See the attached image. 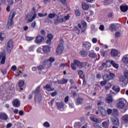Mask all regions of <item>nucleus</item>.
I'll return each instance as SVG.
<instances>
[{"label":"nucleus","mask_w":128,"mask_h":128,"mask_svg":"<svg viewBox=\"0 0 128 128\" xmlns=\"http://www.w3.org/2000/svg\"><path fill=\"white\" fill-rule=\"evenodd\" d=\"M44 88L45 90H46L48 92H52L53 90H54V88H52V85L50 84H46V86L44 87Z\"/></svg>","instance_id":"15"},{"label":"nucleus","mask_w":128,"mask_h":128,"mask_svg":"<svg viewBox=\"0 0 128 128\" xmlns=\"http://www.w3.org/2000/svg\"><path fill=\"white\" fill-rule=\"evenodd\" d=\"M111 64H112V63H110V62H106V66H107V68H110Z\"/></svg>","instance_id":"62"},{"label":"nucleus","mask_w":128,"mask_h":128,"mask_svg":"<svg viewBox=\"0 0 128 128\" xmlns=\"http://www.w3.org/2000/svg\"><path fill=\"white\" fill-rule=\"evenodd\" d=\"M112 88V90H114V92H118L120 90V87H116V86H113Z\"/></svg>","instance_id":"38"},{"label":"nucleus","mask_w":128,"mask_h":128,"mask_svg":"<svg viewBox=\"0 0 128 128\" xmlns=\"http://www.w3.org/2000/svg\"><path fill=\"white\" fill-rule=\"evenodd\" d=\"M120 8L123 12H126L128 10V6H120Z\"/></svg>","instance_id":"19"},{"label":"nucleus","mask_w":128,"mask_h":128,"mask_svg":"<svg viewBox=\"0 0 128 128\" xmlns=\"http://www.w3.org/2000/svg\"><path fill=\"white\" fill-rule=\"evenodd\" d=\"M56 14L51 13L48 14V17L49 18H56Z\"/></svg>","instance_id":"41"},{"label":"nucleus","mask_w":128,"mask_h":128,"mask_svg":"<svg viewBox=\"0 0 128 128\" xmlns=\"http://www.w3.org/2000/svg\"><path fill=\"white\" fill-rule=\"evenodd\" d=\"M44 40V38L42 36H38L36 37L35 42L36 44H40L42 43Z\"/></svg>","instance_id":"7"},{"label":"nucleus","mask_w":128,"mask_h":128,"mask_svg":"<svg viewBox=\"0 0 128 128\" xmlns=\"http://www.w3.org/2000/svg\"><path fill=\"white\" fill-rule=\"evenodd\" d=\"M76 104H84V99L80 97L78 98H76Z\"/></svg>","instance_id":"28"},{"label":"nucleus","mask_w":128,"mask_h":128,"mask_svg":"<svg viewBox=\"0 0 128 128\" xmlns=\"http://www.w3.org/2000/svg\"><path fill=\"white\" fill-rule=\"evenodd\" d=\"M57 19H58L60 23L64 22H66V20H70V15H67L66 16H64V17L60 18H58Z\"/></svg>","instance_id":"10"},{"label":"nucleus","mask_w":128,"mask_h":128,"mask_svg":"<svg viewBox=\"0 0 128 128\" xmlns=\"http://www.w3.org/2000/svg\"><path fill=\"white\" fill-rule=\"evenodd\" d=\"M54 62V58H50L48 60H44L43 61V66H45V68H50L52 66V64Z\"/></svg>","instance_id":"2"},{"label":"nucleus","mask_w":128,"mask_h":128,"mask_svg":"<svg viewBox=\"0 0 128 128\" xmlns=\"http://www.w3.org/2000/svg\"><path fill=\"white\" fill-rule=\"evenodd\" d=\"M90 119L92 122H96V124H100V120L98 118H95L94 116H91Z\"/></svg>","instance_id":"23"},{"label":"nucleus","mask_w":128,"mask_h":128,"mask_svg":"<svg viewBox=\"0 0 128 128\" xmlns=\"http://www.w3.org/2000/svg\"><path fill=\"white\" fill-rule=\"evenodd\" d=\"M86 23L84 22L83 24L82 28L81 29V32H86Z\"/></svg>","instance_id":"35"},{"label":"nucleus","mask_w":128,"mask_h":128,"mask_svg":"<svg viewBox=\"0 0 128 128\" xmlns=\"http://www.w3.org/2000/svg\"><path fill=\"white\" fill-rule=\"evenodd\" d=\"M124 102H126V100H124V98H120L118 100V102L116 104L118 108H120L121 110L124 108V106H126V104H124Z\"/></svg>","instance_id":"4"},{"label":"nucleus","mask_w":128,"mask_h":128,"mask_svg":"<svg viewBox=\"0 0 128 128\" xmlns=\"http://www.w3.org/2000/svg\"><path fill=\"white\" fill-rule=\"evenodd\" d=\"M74 62H76V60H74L73 62L71 64V68L73 70H76V64Z\"/></svg>","instance_id":"29"},{"label":"nucleus","mask_w":128,"mask_h":128,"mask_svg":"<svg viewBox=\"0 0 128 128\" xmlns=\"http://www.w3.org/2000/svg\"><path fill=\"white\" fill-rule=\"evenodd\" d=\"M80 54L82 56H86L88 54L84 50H82L80 52Z\"/></svg>","instance_id":"42"},{"label":"nucleus","mask_w":128,"mask_h":128,"mask_svg":"<svg viewBox=\"0 0 128 128\" xmlns=\"http://www.w3.org/2000/svg\"><path fill=\"white\" fill-rule=\"evenodd\" d=\"M16 12L11 11L6 26L7 28H12V26H14V18L16 16Z\"/></svg>","instance_id":"1"},{"label":"nucleus","mask_w":128,"mask_h":128,"mask_svg":"<svg viewBox=\"0 0 128 128\" xmlns=\"http://www.w3.org/2000/svg\"><path fill=\"white\" fill-rule=\"evenodd\" d=\"M6 62V52L2 51L0 53V66L4 64Z\"/></svg>","instance_id":"5"},{"label":"nucleus","mask_w":128,"mask_h":128,"mask_svg":"<svg viewBox=\"0 0 128 128\" xmlns=\"http://www.w3.org/2000/svg\"><path fill=\"white\" fill-rule=\"evenodd\" d=\"M14 48V41L12 40H8V46H7V50L8 52H10Z\"/></svg>","instance_id":"6"},{"label":"nucleus","mask_w":128,"mask_h":128,"mask_svg":"<svg viewBox=\"0 0 128 128\" xmlns=\"http://www.w3.org/2000/svg\"><path fill=\"white\" fill-rule=\"evenodd\" d=\"M110 64L116 68H118V64H117L114 62V60L110 61Z\"/></svg>","instance_id":"36"},{"label":"nucleus","mask_w":128,"mask_h":128,"mask_svg":"<svg viewBox=\"0 0 128 128\" xmlns=\"http://www.w3.org/2000/svg\"><path fill=\"white\" fill-rule=\"evenodd\" d=\"M43 126L45 128H50V123H48V122H44L43 124Z\"/></svg>","instance_id":"44"},{"label":"nucleus","mask_w":128,"mask_h":128,"mask_svg":"<svg viewBox=\"0 0 128 128\" xmlns=\"http://www.w3.org/2000/svg\"><path fill=\"white\" fill-rule=\"evenodd\" d=\"M102 124L104 128H108V122H104L102 123Z\"/></svg>","instance_id":"43"},{"label":"nucleus","mask_w":128,"mask_h":128,"mask_svg":"<svg viewBox=\"0 0 128 128\" xmlns=\"http://www.w3.org/2000/svg\"><path fill=\"white\" fill-rule=\"evenodd\" d=\"M82 8L84 10H86L90 7L88 4L84 3L82 4Z\"/></svg>","instance_id":"33"},{"label":"nucleus","mask_w":128,"mask_h":128,"mask_svg":"<svg viewBox=\"0 0 128 128\" xmlns=\"http://www.w3.org/2000/svg\"><path fill=\"white\" fill-rule=\"evenodd\" d=\"M112 88V84L110 83L108 84V86H105V88L108 90H109V88Z\"/></svg>","instance_id":"52"},{"label":"nucleus","mask_w":128,"mask_h":128,"mask_svg":"<svg viewBox=\"0 0 128 128\" xmlns=\"http://www.w3.org/2000/svg\"><path fill=\"white\" fill-rule=\"evenodd\" d=\"M111 121L112 122L113 124H115L116 126H118L120 124V120H118V118L116 116H113L111 118Z\"/></svg>","instance_id":"9"},{"label":"nucleus","mask_w":128,"mask_h":128,"mask_svg":"<svg viewBox=\"0 0 128 128\" xmlns=\"http://www.w3.org/2000/svg\"><path fill=\"white\" fill-rule=\"evenodd\" d=\"M61 44L58 45L57 48L56 49V56H60V54L64 50V40H61Z\"/></svg>","instance_id":"3"},{"label":"nucleus","mask_w":128,"mask_h":128,"mask_svg":"<svg viewBox=\"0 0 128 128\" xmlns=\"http://www.w3.org/2000/svg\"><path fill=\"white\" fill-rule=\"evenodd\" d=\"M68 82V80L66 79H62V80H58V84H66Z\"/></svg>","instance_id":"30"},{"label":"nucleus","mask_w":128,"mask_h":128,"mask_svg":"<svg viewBox=\"0 0 128 128\" xmlns=\"http://www.w3.org/2000/svg\"><path fill=\"white\" fill-rule=\"evenodd\" d=\"M118 80L120 82H126V77L124 76H121L118 77Z\"/></svg>","instance_id":"31"},{"label":"nucleus","mask_w":128,"mask_h":128,"mask_svg":"<svg viewBox=\"0 0 128 128\" xmlns=\"http://www.w3.org/2000/svg\"><path fill=\"white\" fill-rule=\"evenodd\" d=\"M122 62L124 64H128V54L125 55L122 58Z\"/></svg>","instance_id":"25"},{"label":"nucleus","mask_w":128,"mask_h":128,"mask_svg":"<svg viewBox=\"0 0 128 128\" xmlns=\"http://www.w3.org/2000/svg\"><path fill=\"white\" fill-rule=\"evenodd\" d=\"M12 124L11 123L8 124L6 128H12Z\"/></svg>","instance_id":"64"},{"label":"nucleus","mask_w":128,"mask_h":128,"mask_svg":"<svg viewBox=\"0 0 128 128\" xmlns=\"http://www.w3.org/2000/svg\"><path fill=\"white\" fill-rule=\"evenodd\" d=\"M115 36L116 38H118L120 37V32H116L115 34Z\"/></svg>","instance_id":"47"},{"label":"nucleus","mask_w":128,"mask_h":128,"mask_svg":"<svg viewBox=\"0 0 128 128\" xmlns=\"http://www.w3.org/2000/svg\"><path fill=\"white\" fill-rule=\"evenodd\" d=\"M109 29L111 32H116V26L114 24H110L109 26Z\"/></svg>","instance_id":"18"},{"label":"nucleus","mask_w":128,"mask_h":128,"mask_svg":"<svg viewBox=\"0 0 128 128\" xmlns=\"http://www.w3.org/2000/svg\"><path fill=\"white\" fill-rule=\"evenodd\" d=\"M92 42L93 44H96L98 42V39L96 38H93L92 39Z\"/></svg>","instance_id":"58"},{"label":"nucleus","mask_w":128,"mask_h":128,"mask_svg":"<svg viewBox=\"0 0 128 128\" xmlns=\"http://www.w3.org/2000/svg\"><path fill=\"white\" fill-rule=\"evenodd\" d=\"M56 104L59 110H60V108H62L64 106V103L62 102H57L56 103Z\"/></svg>","instance_id":"21"},{"label":"nucleus","mask_w":128,"mask_h":128,"mask_svg":"<svg viewBox=\"0 0 128 128\" xmlns=\"http://www.w3.org/2000/svg\"><path fill=\"white\" fill-rule=\"evenodd\" d=\"M12 104L14 108H20V102L18 99H15L12 101Z\"/></svg>","instance_id":"8"},{"label":"nucleus","mask_w":128,"mask_h":128,"mask_svg":"<svg viewBox=\"0 0 128 128\" xmlns=\"http://www.w3.org/2000/svg\"><path fill=\"white\" fill-rule=\"evenodd\" d=\"M16 4H17L18 6H22V0H15Z\"/></svg>","instance_id":"37"},{"label":"nucleus","mask_w":128,"mask_h":128,"mask_svg":"<svg viewBox=\"0 0 128 128\" xmlns=\"http://www.w3.org/2000/svg\"><path fill=\"white\" fill-rule=\"evenodd\" d=\"M42 94H38L36 95L34 100L36 102H42Z\"/></svg>","instance_id":"16"},{"label":"nucleus","mask_w":128,"mask_h":128,"mask_svg":"<svg viewBox=\"0 0 128 128\" xmlns=\"http://www.w3.org/2000/svg\"><path fill=\"white\" fill-rule=\"evenodd\" d=\"M50 50V48L48 46H43L42 52H48Z\"/></svg>","instance_id":"20"},{"label":"nucleus","mask_w":128,"mask_h":128,"mask_svg":"<svg viewBox=\"0 0 128 128\" xmlns=\"http://www.w3.org/2000/svg\"><path fill=\"white\" fill-rule=\"evenodd\" d=\"M52 38H54V36L52 34H48V38H49V40H52Z\"/></svg>","instance_id":"60"},{"label":"nucleus","mask_w":128,"mask_h":128,"mask_svg":"<svg viewBox=\"0 0 128 128\" xmlns=\"http://www.w3.org/2000/svg\"><path fill=\"white\" fill-rule=\"evenodd\" d=\"M112 0H104V4L106 6V4H112Z\"/></svg>","instance_id":"40"},{"label":"nucleus","mask_w":128,"mask_h":128,"mask_svg":"<svg viewBox=\"0 0 128 128\" xmlns=\"http://www.w3.org/2000/svg\"><path fill=\"white\" fill-rule=\"evenodd\" d=\"M42 48H38L37 50V52H38L39 54L42 53Z\"/></svg>","instance_id":"61"},{"label":"nucleus","mask_w":128,"mask_h":128,"mask_svg":"<svg viewBox=\"0 0 128 128\" xmlns=\"http://www.w3.org/2000/svg\"><path fill=\"white\" fill-rule=\"evenodd\" d=\"M16 69H17V68L16 65L12 66L11 68V70H12L13 72H16Z\"/></svg>","instance_id":"53"},{"label":"nucleus","mask_w":128,"mask_h":128,"mask_svg":"<svg viewBox=\"0 0 128 128\" xmlns=\"http://www.w3.org/2000/svg\"><path fill=\"white\" fill-rule=\"evenodd\" d=\"M76 66L78 68H84V63L82 62H80L78 60H76L74 62Z\"/></svg>","instance_id":"13"},{"label":"nucleus","mask_w":128,"mask_h":128,"mask_svg":"<svg viewBox=\"0 0 128 128\" xmlns=\"http://www.w3.org/2000/svg\"><path fill=\"white\" fill-rule=\"evenodd\" d=\"M7 2H8V5L10 6H12L14 4V0H7Z\"/></svg>","instance_id":"39"},{"label":"nucleus","mask_w":128,"mask_h":128,"mask_svg":"<svg viewBox=\"0 0 128 128\" xmlns=\"http://www.w3.org/2000/svg\"><path fill=\"white\" fill-rule=\"evenodd\" d=\"M82 126V122H76L74 126L75 128H80Z\"/></svg>","instance_id":"32"},{"label":"nucleus","mask_w":128,"mask_h":128,"mask_svg":"<svg viewBox=\"0 0 128 128\" xmlns=\"http://www.w3.org/2000/svg\"><path fill=\"white\" fill-rule=\"evenodd\" d=\"M99 30L102 31L104 30V26L103 24L100 25V26L99 27Z\"/></svg>","instance_id":"54"},{"label":"nucleus","mask_w":128,"mask_h":128,"mask_svg":"<svg viewBox=\"0 0 128 128\" xmlns=\"http://www.w3.org/2000/svg\"><path fill=\"white\" fill-rule=\"evenodd\" d=\"M0 120H8V115L4 112L0 113Z\"/></svg>","instance_id":"17"},{"label":"nucleus","mask_w":128,"mask_h":128,"mask_svg":"<svg viewBox=\"0 0 128 128\" xmlns=\"http://www.w3.org/2000/svg\"><path fill=\"white\" fill-rule=\"evenodd\" d=\"M26 22H32V14H28L26 17Z\"/></svg>","instance_id":"12"},{"label":"nucleus","mask_w":128,"mask_h":128,"mask_svg":"<svg viewBox=\"0 0 128 128\" xmlns=\"http://www.w3.org/2000/svg\"><path fill=\"white\" fill-rule=\"evenodd\" d=\"M32 40V37H30V36L26 37V40H28V42L30 40Z\"/></svg>","instance_id":"63"},{"label":"nucleus","mask_w":128,"mask_h":128,"mask_svg":"<svg viewBox=\"0 0 128 128\" xmlns=\"http://www.w3.org/2000/svg\"><path fill=\"white\" fill-rule=\"evenodd\" d=\"M91 30L92 32H96L98 30V28H96L94 25H92L91 26Z\"/></svg>","instance_id":"45"},{"label":"nucleus","mask_w":128,"mask_h":128,"mask_svg":"<svg viewBox=\"0 0 128 128\" xmlns=\"http://www.w3.org/2000/svg\"><path fill=\"white\" fill-rule=\"evenodd\" d=\"M84 48L86 50H88L90 49V47L92 46V44L89 42H85L83 44Z\"/></svg>","instance_id":"11"},{"label":"nucleus","mask_w":128,"mask_h":128,"mask_svg":"<svg viewBox=\"0 0 128 128\" xmlns=\"http://www.w3.org/2000/svg\"><path fill=\"white\" fill-rule=\"evenodd\" d=\"M106 102L108 104H112L114 100H112V96H110L106 98Z\"/></svg>","instance_id":"22"},{"label":"nucleus","mask_w":128,"mask_h":128,"mask_svg":"<svg viewBox=\"0 0 128 128\" xmlns=\"http://www.w3.org/2000/svg\"><path fill=\"white\" fill-rule=\"evenodd\" d=\"M112 110L110 108L107 110V113L108 114H112Z\"/></svg>","instance_id":"59"},{"label":"nucleus","mask_w":128,"mask_h":128,"mask_svg":"<svg viewBox=\"0 0 128 128\" xmlns=\"http://www.w3.org/2000/svg\"><path fill=\"white\" fill-rule=\"evenodd\" d=\"M122 120L125 124H128V114H126L124 115L122 118Z\"/></svg>","instance_id":"27"},{"label":"nucleus","mask_w":128,"mask_h":128,"mask_svg":"<svg viewBox=\"0 0 128 128\" xmlns=\"http://www.w3.org/2000/svg\"><path fill=\"white\" fill-rule=\"evenodd\" d=\"M18 86L19 87H20V90H24V88H22V86H24V81L22 80H20L18 83Z\"/></svg>","instance_id":"24"},{"label":"nucleus","mask_w":128,"mask_h":128,"mask_svg":"<svg viewBox=\"0 0 128 128\" xmlns=\"http://www.w3.org/2000/svg\"><path fill=\"white\" fill-rule=\"evenodd\" d=\"M112 80L116 76V74L114 73L110 72V76H109Z\"/></svg>","instance_id":"49"},{"label":"nucleus","mask_w":128,"mask_h":128,"mask_svg":"<svg viewBox=\"0 0 128 128\" xmlns=\"http://www.w3.org/2000/svg\"><path fill=\"white\" fill-rule=\"evenodd\" d=\"M44 22H48V24H50H50H52V20H50V18H46V19L45 20Z\"/></svg>","instance_id":"55"},{"label":"nucleus","mask_w":128,"mask_h":128,"mask_svg":"<svg viewBox=\"0 0 128 128\" xmlns=\"http://www.w3.org/2000/svg\"><path fill=\"white\" fill-rule=\"evenodd\" d=\"M103 80H104L108 82V80H110L112 78H110V76L108 74H106L103 76Z\"/></svg>","instance_id":"26"},{"label":"nucleus","mask_w":128,"mask_h":128,"mask_svg":"<svg viewBox=\"0 0 128 128\" xmlns=\"http://www.w3.org/2000/svg\"><path fill=\"white\" fill-rule=\"evenodd\" d=\"M106 51H104V50H100V53L102 56H106Z\"/></svg>","instance_id":"46"},{"label":"nucleus","mask_w":128,"mask_h":128,"mask_svg":"<svg viewBox=\"0 0 128 128\" xmlns=\"http://www.w3.org/2000/svg\"><path fill=\"white\" fill-rule=\"evenodd\" d=\"M75 14H76V16H80V13L78 10H76Z\"/></svg>","instance_id":"50"},{"label":"nucleus","mask_w":128,"mask_h":128,"mask_svg":"<svg viewBox=\"0 0 128 128\" xmlns=\"http://www.w3.org/2000/svg\"><path fill=\"white\" fill-rule=\"evenodd\" d=\"M106 82H107L104 80V81H102L100 82V84H101V86H106Z\"/></svg>","instance_id":"51"},{"label":"nucleus","mask_w":128,"mask_h":128,"mask_svg":"<svg viewBox=\"0 0 128 128\" xmlns=\"http://www.w3.org/2000/svg\"><path fill=\"white\" fill-rule=\"evenodd\" d=\"M111 56L116 58L118 56V51L115 49H112L110 52Z\"/></svg>","instance_id":"14"},{"label":"nucleus","mask_w":128,"mask_h":128,"mask_svg":"<svg viewBox=\"0 0 128 128\" xmlns=\"http://www.w3.org/2000/svg\"><path fill=\"white\" fill-rule=\"evenodd\" d=\"M113 16H114V14L112 12H110L108 14V18H112Z\"/></svg>","instance_id":"57"},{"label":"nucleus","mask_w":128,"mask_h":128,"mask_svg":"<svg viewBox=\"0 0 128 128\" xmlns=\"http://www.w3.org/2000/svg\"><path fill=\"white\" fill-rule=\"evenodd\" d=\"M102 114L103 116H106V112L104 110L102 109Z\"/></svg>","instance_id":"56"},{"label":"nucleus","mask_w":128,"mask_h":128,"mask_svg":"<svg viewBox=\"0 0 128 128\" xmlns=\"http://www.w3.org/2000/svg\"><path fill=\"white\" fill-rule=\"evenodd\" d=\"M40 86H38V88H36V94H40Z\"/></svg>","instance_id":"48"},{"label":"nucleus","mask_w":128,"mask_h":128,"mask_svg":"<svg viewBox=\"0 0 128 128\" xmlns=\"http://www.w3.org/2000/svg\"><path fill=\"white\" fill-rule=\"evenodd\" d=\"M89 56L92 58H96L97 56L94 52H91L89 54Z\"/></svg>","instance_id":"34"}]
</instances>
